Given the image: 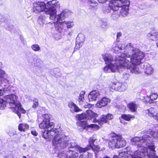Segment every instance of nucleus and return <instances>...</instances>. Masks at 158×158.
<instances>
[{
	"label": "nucleus",
	"mask_w": 158,
	"mask_h": 158,
	"mask_svg": "<svg viewBox=\"0 0 158 158\" xmlns=\"http://www.w3.org/2000/svg\"><path fill=\"white\" fill-rule=\"evenodd\" d=\"M43 120L40 124L39 127L45 129L42 136L47 139L53 138L52 140L53 146L55 149L60 150L66 148L69 144V138L65 135L59 133L57 128H53L54 123L50 122L51 118L47 114L42 116Z\"/></svg>",
	"instance_id": "nucleus-1"
},
{
	"label": "nucleus",
	"mask_w": 158,
	"mask_h": 158,
	"mask_svg": "<svg viewBox=\"0 0 158 158\" xmlns=\"http://www.w3.org/2000/svg\"><path fill=\"white\" fill-rule=\"evenodd\" d=\"M138 58L137 62L134 60L136 57V54L134 56L133 58H130L128 56L126 58H124L125 55L124 54H121V56L117 55L114 61L109 63L104 68V70L106 73L114 72L119 68H126L129 69L132 73H140L138 68L136 66L132 67L131 61L132 63L138 64L139 63L140 60L143 57V55L140 52H139Z\"/></svg>",
	"instance_id": "nucleus-2"
},
{
	"label": "nucleus",
	"mask_w": 158,
	"mask_h": 158,
	"mask_svg": "<svg viewBox=\"0 0 158 158\" xmlns=\"http://www.w3.org/2000/svg\"><path fill=\"white\" fill-rule=\"evenodd\" d=\"M152 138L146 135L142 137H135L131 141L138 146V149L132 155L131 158H158L156 156L155 147L150 145L152 142Z\"/></svg>",
	"instance_id": "nucleus-3"
},
{
	"label": "nucleus",
	"mask_w": 158,
	"mask_h": 158,
	"mask_svg": "<svg viewBox=\"0 0 158 158\" xmlns=\"http://www.w3.org/2000/svg\"><path fill=\"white\" fill-rule=\"evenodd\" d=\"M17 96L14 94L6 96L3 99L0 98V109H3L6 106V103L9 104L10 108L20 118V112L25 113L26 110L22 108L20 103L17 101Z\"/></svg>",
	"instance_id": "nucleus-4"
},
{
	"label": "nucleus",
	"mask_w": 158,
	"mask_h": 158,
	"mask_svg": "<svg viewBox=\"0 0 158 158\" xmlns=\"http://www.w3.org/2000/svg\"><path fill=\"white\" fill-rule=\"evenodd\" d=\"M114 46L113 48V49L115 51H118L119 50H124L125 52H134V53L132 55L131 57L130 56V55L128 54H126L123 53H121L120 54H118V55H119L120 56H121V54L123 53L125 54V56L124 57V58H126L127 56H128L130 58H132L133 57V56L135 54H136V55H137L136 56V57H135L134 59V60L136 62V61L137 62V59H138V54H139V52H140L142 53L143 56V58L140 60V62L138 64H136V63L135 64L132 63L131 61L130 60V61H131L132 67H133V66L138 65L140 64L141 63V60L144 57V54L142 52H140L139 50L133 48V46L131 45V43H129L126 45L125 43L124 42L116 41L114 42Z\"/></svg>",
	"instance_id": "nucleus-5"
},
{
	"label": "nucleus",
	"mask_w": 158,
	"mask_h": 158,
	"mask_svg": "<svg viewBox=\"0 0 158 158\" xmlns=\"http://www.w3.org/2000/svg\"><path fill=\"white\" fill-rule=\"evenodd\" d=\"M53 5L58 7L59 2L56 0H52L45 4L43 2H35L33 4V10L35 13H39L44 11L45 13L50 15V19H53V15L55 13V11L53 6Z\"/></svg>",
	"instance_id": "nucleus-6"
},
{
	"label": "nucleus",
	"mask_w": 158,
	"mask_h": 158,
	"mask_svg": "<svg viewBox=\"0 0 158 158\" xmlns=\"http://www.w3.org/2000/svg\"><path fill=\"white\" fill-rule=\"evenodd\" d=\"M60 3H59V5L58 7H56L53 5V7L55 9V13L52 15L54 18L53 19H50V20L54 21L53 23H54V25L56 29L59 31H60L61 30V28L60 29L59 28V25L62 24V22H60V21H62L66 18L68 17L70 14L69 12L64 10L59 15H56V9L60 7Z\"/></svg>",
	"instance_id": "nucleus-7"
},
{
	"label": "nucleus",
	"mask_w": 158,
	"mask_h": 158,
	"mask_svg": "<svg viewBox=\"0 0 158 158\" xmlns=\"http://www.w3.org/2000/svg\"><path fill=\"white\" fill-rule=\"evenodd\" d=\"M110 137L111 139L108 142V145L110 147L119 148L126 145V141L121 135L113 133L111 134Z\"/></svg>",
	"instance_id": "nucleus-8"
},
{
	"label": "nucleus",
	"mask_w": 158,
	"mask_h": 158,
	"mask_svg": "<svg viewBox=\"0 0 158 158\" xmlns=\"http://www.w3.org/2000/svg\"><path fill=\"white\" fill-rule=\"evenodd\" d=\"M127 5H129V0H111L109 3V7L114 12L115 16H118L117 11L119 7L122 6V4Z\"/></svg>",
	"instance_id": "nucleus-9"
},
{
	"label": "nucleus",
	"mask_w": 158,
	"mask_h": 158,
	"mask_svg": "<svg viewBox=\"0 0 158 158\" xmlns=\"http://www.w3.org/2000/svg\"><path fill=\"white\" fill-rule=\"evenodd\" d=\"M126 84H122L119 82H115L112 83L111 88L116 91H123L127 89Z\"/></svg>",
	"instance_id": "nucleus-10"
},
{
	"label": "nucleus",
	"mask_w": 158,
	"mask_h": 158,
	"mask_svg": "<svg viewBox=\"0 0 158 158\" xmlns=\"http://www.w3.org/2000/svg\"><path fill=\"white\" fill-rule=\"evenodd\" d=\"M84 35L82 33L79 34L76 39V48L78 49L82 46L83 42L85 40Z\"/></svg>",
	"instance_id": "nucleus-11"
},
{
	"label": "nucleus",
	"mask_w": 158,
	"mask_h": 158,
	"mask_svg": "<svg viewBox=\"0 0 158 158\" xmlns=\"http://www.w3.org/2000/svg\"><path fill=\"white\" fill-rule=\"evenodd\" d=\"M100 93L98 90H93L88 95L89 101H95L100 96Z\"/></svg>",
	"instance_id": "nucleus-12"
},
{
	"label": "nucleus",
	"mask_w": 158,
	"mask_h": 158,
	"mask_svg": "<svg viewBox=\"0 0 158 158\" xmlns=\"http://www.w3.org/2000/svg\"><path fill=\"white\" fill-rule=\"evenodd\" d=\"M113 116L110 114H108L107 115H102L100 121H98V123L102 125L103 123H107L108 120H111L113 118Z\"/></svg>",
	"instance_id": "nucleus-13"
},
{
	"label": "nucleus",
	"mask_w": 158,
	"mask_h": 158,
	"mask_svg": "<svg viewBox=\"0 0 158 158\" xmlns=\"http://www.w3.org/2000/svg\"><path fill=\"white\" fill-rule=\"evenodd\" d=\"M87 118L88 119H90L93 123H96L97 121L96 118L98 117V114L93 112L90 110H88L86 111Z\"/></svg>",
	"instance_id": "nucleus-14"
},
{
	"label": "nucleus",
	"mask_w": 158,
	"mask_h": 158,
	"mask_svg": "<svg viewBox=\"0 0 158 158\" xmlns=\"http://www.w3.org/2000/svg\"><path fill=\"white\" fill-rule=\"evenodd\" d=\"M110 102V100L109 98L104 97L97 102L96 106L97 107L101 108L106 106Z\"/></svg>",
	"instance_id": "nucleus-15"
},
{
	"label": "nucleus",
	"mask_w": 158,
	"mask_h": 158,
	"mask_svg": "<svg viewBox=\"0 0 158 158\" xmlns=\"http://www.w3.org/2000/svg\"><path fill=\"white\" fill-rule=\"evenodd\" d=\"M156 112V110L152 107L150 108L146 111V113L148 114L150 116L153 117L155 119L158 121V113L155 114Z\"/></svg>",
	"instance_id": "nucleus-16"
},
{
	"label": "nucleus",
	"mask_w": 158,
	"mask_h": 158,
	"mask_svg": "<svg viewBox=\"0 0 158 158\" xmlns=\"http://www.w3.org/2000/svg\"><path fill=\"white\" fill-rule=\"evenodd\" d=\"M135 118V116L130 114H122L121 117L119 118L120 120V122L123 124H125L127 123L126 122L124 121L123 120H122L121 118L123 119L126 121H129L131 120V119H133Z\"/></svg>",
	"instance_id": "nucleus-17"
},
{
	"label": "nucleus",
	"mask_w": 158,
	"mask_h": 158,
	"mask_svg": "<svg viewBox=\"0 0 158 158\" xmlns=\"http://www.w3.org/2000/svg\"><path fill=\"white\" fill-rule=\"evenodd\" d=\"M147 37L149 40L156 41L158 40V32L151 31L148 34Z\"/></svg>",
	"instance_id": "nucleus-18"
},
{
	"label": "nucleus",
	"mask_w": 158,
	"mask_h": 158,
	"mask_svg": "<svg viewBox=\"0 0 158 158\" xmlns=\"http://www.w3.org/2000/svg\"><path fill=\"white\" fill-rule=\"evenodd\" d=\"M158 97L157 93H152L149 96H147L144 98L147 102L151 103H152V101L156 99Z\"/></svg>",
	"instance_id": "nucleus-19"
},
{
	"label": "nucleus",
	"mask_w": 158,
	"mask_h": 158,
	"mask_svg": "<svg viewBox=\"0 0 158 158\" xmlns=\"http://www.w3.org/2000/svg\"><path fill=\"white\" fill-rule=\"evenodd\" d=\"M69 147L71 148H75L77 151H79L80 153L85 152V148L78 146L75 142L71 143L70 144H69Z\"/></svg>",
	"instance_id": "nucleus-20"
},
{
	"label": "nucleus",
	"mask_w": 158,
	"mask_h": 158,
	"mask_svg": "<svg viewBox=\"0 0 158 158\" xmlns=\"http://www.w3.org/2000/svg\"><path fill=\"white\" fill-rule=\"evenodd\" d=\"M129 5H123V3L122 4V8L120 10V13L122 16L125 17L128 14Z\"/></svg>",
	"instance_id": "nucleus-21"
},
{
	"label": "nucleus",
	"mask_w": 158,
	"mask_h": 158,
	"mask_svg": "<svg viewBox=\"0 0 158 158\" xmlns=\"http://www.w3.org/2000/svg\"><path fill=\"white\" fill-rule=\"evenodd\" d=\"M127 107L132 112H135L138 108V105L135 102H131L127 104Z\"/></svg>",
	"instance_id": "nucleus-22"
},
{
	"label": "nucleus",
	"mask_w": 158,
	"mask_h": 158,
	"mask_svg": "<svg viewBox=\"0 0 158 158\" xmlns=\"http://www.w3.org/2000/svg\"><path fill=\"white\" fill-rule=\"evenodd\" d=\"M102 56L106 64L114 61L112 56L110 54L103 55Z\"/></svg>",
	"instance_id": "nucleus-23"
},
{
	"label": "nucleus",
	"mask_w": 158,
	"mask_h": 158,
	"mask_svg": "<svg viewBox=\"0 0 158 158\" xmlns=\"http://www.w3.org/2000/svg\"><path fill=\"white\" fill-rule=\"evenodd\" d=\"M29 128L28 125L24 123H20L18 126V129L21 131H26Z\"/></svg>",
	"instance_id": "nucleus-24"
},
{
	"label": "nucleus",
	"mask_w": 158,
	"mask_h": 158,
	"mask_svg": "<svg viewBox=\"0 0 158 158\" xmlns=\"http://www.w3.org/2000/svg\"><path fill=\"white\" fill-rule=\"evenodd\" d=\"M96 140V138H94V137H91L89 138V144L87 146V147L85 148V151L90 149L92 147H93L94 144V143L95 140Z\"/></svg>",
	"instance_id": "nucleus-25"
},
{
	"label": "nucleus",
	"mask_w": 158,
	"mask_h": 158,
	"mask_svg": "<svg viewBox=\"0 0 158 158\" xmlns=\"http://www.w3.org/2000/svg\"><path fill=\"white\" fill-rule=\"evenodd\" d=\"M102 10L103 13L105 14L110 13L111 16L113 17L115 16L114 12H113L110 8L109 9L108 6H103Z\"/></svg>",
	"instance_id": "nucleus-26"
},
{
	"label": "nucleus",
	"mask_w": 158,
	"mask_h": 158,
	"mask_svg": "<svg viewBox=\"0 0 158 158\" xmlns=\"http://www.w3.org/2000/svg\"><path fill=\"white\" fill-rule=\"evenodd\" d=\"M67 158H77L78 156V153L73 151H69L67 153Z\"/></svg>",
	"instance_id": "nucleus-27"
},
{
	"label": "nucleus",
	"mask_w": 158,
	"mask_h": 158,
	"mask_svg": "<svg viewBox=\"0 0 158 158\" xmlns=\"http://www.w3.org/2000/svg\"><path fill=\"white\" fill-rule=\"evenodd\" d=\"M149 133L153 137L155 138H158V127H156L155 129H150L148 131Z\"/></svg>",
	"instance_id": "nucleus-28"
},
{
	"label": "nucleus",
	"mask_w": 158,
	"mask_h": 158,
	"mask_svg": "<svg viewBox=\"0 0 158 158\" xmlns=\"http://www.w3.org/2000/svg\"><path fill=\"white\" fill-rule=\"evenodd\" d=\"M85 92L82 91L81 92L78 98V102L80 105H82L84 100V95Z\"/></svg>",
	"instance_id": "nucleus-29"
},
{
	"label": "nucleus",
	"mask_w": 158,
	"mask_h": 158,
	"mask_svg": "<svg viewBox=\"0 0 158 158\" xmlns=\"http://www.w3.org/2000/svg\"><path fill=\"white\" fill-rule=\"evenodd\" d=\"M69 106L70 108L73 109L74 111L75 112H78L80 111V109L78 106L73 102H71L69 103Z\"/></svg>",
	"instance_id": "nucleus-30"
},
{
	"label": "nucleus",
	"mask_w": 158,
	"mask_h": 158,
	"mask_svg": "<svg viewBox=\"0 0 158 158\" xmlns=\"http://www.w3.org/2000/svg\"><path fill=\"white\" fill-rule=\"evenodd\" d=\"M147 67L145 69V72L147 74H150L153 73V69L150 65L148 64L146 65Z\"/></svg>",
	"instance_id": "nucleus-31"
},
{
	"label": "nucleus",
	"mask_w": 158,
	"mask_h": 158,
	"mask_svg": "<svg viewBox=\"0 0 158 158\" xmlns=\"http://www.w3.org/2000/svg\"><path fill=\"white\" fill-rule=\"evenodd\" d=\"M65 24L68 28H70L72 27L74 25V23L73 21H65L62 22V24L64 25Z\"/></svg>",
	"instance_id": "nucleus-32"
},
{
	"label": "nucleus",
	"mask_w": 158,
	"mask_h": 158,
	"mask_svg": "<svg viewBox=\"0 0 158 158\" xmlns=\"http://www.w3.org/2000/svg\"><path fill=\"white\" fill-rule=\"evenodd\" d=\"M5 76L6 73L5 72L0 69V77L1 79V81L4 80L5 82H7L8 81L6 79V78L4 77Z\"/></svg>",
	"instance_id": "nucleus-33"
},
{
	"label": "nucleus",
	"mask_w": 158,
	"mask_h": 158,
	"mask_svg": "<svg viewBox=\"0 0 158 158\" xmlns=\"http://www.w3.org/2000/svg\"><path fill=\"white\" fill-rule=\"evenodd\" d=\"M77 117L78 118L79 120H80L87 118L86 113L78 114L77 116Z\"/></svg>",
	"instance_id": "nucleus-34"
},
{
	"label": "nucleus",
	"mask_w": 158,
	"mask_h": 158,
	"mask_svg": "<svg viewBox=\"0 0 158 158\" xmlns=\"http://www.w3.org/2000/svg\"><path fill=\"white\" fill-rule=\"evenodd\" d=\"M31 48L35 51H39L40 50V46L37 44L33 45L31 46Z\"/></svg>",
	"instance_id": "nucleus-35"
},
{
	"label": "nucleus",
	"mask_w": 158,
	"mask_h": 158,
	"mask_svg": "<svg viewBox=\"0 0 158 158\" xmlns=\"http://www.w3.org/2000/svg\"><path fill=\"white\" fill-rule=\"evenodd\" d=\"M87 127H89L94 128L96 129H98L100 128L98 125L94 124L88 125Z\"/></svg>",
	"instance_id": "nucleus-36"
},
{
	"label": "nucleus",
	"mask_w": 158,
	"mask_h": 158,
	"mask_svg": "<svg viewBox=\"0 0 158 158\" xmlns=\"http://www.w3.org/2000/svg\"><path fill=\"white\" fill-rule=\"evenodd\" d=\"M91 148H92V150L95 152H98L100 150H101L100 149V148L99 147L98 145H94L93 147H92Z\"/></svg>",
	"instance_id": "nucleus-37"
},
{
	"label": "nucleus",
	"mask_w": 158,
	"mask_h": 158,
	"mask_svg": "<svg viewBox=\"0 0 158 158\" xmlns=\"http://www.w3.org/2000/svg\"><path fill=\"white\" fill-rule=\"evenodd\" d=\"M39 105V103L38 102V99H35L34 100V103L32 106L34 108H36Z\"/></svg>",
	"instance_id": "nucleus-38"
},
{
	"label": "nucleus",
	"mask_w": 158,
	"mask_h": 158,
	"mask_svg": "<svg viewBox=\"0 0 158 158\" xmlns=\"http://www.w3.org/2000/svg\"><path fill=\"white\" fill-rule=\"evenodd\" d=\"M89 3L91 4V5H95L97 6L98 5V3L94 0H89Z\"/></svg>",
	"instance_id": "nucleus-39"
},
{
	"label": "nucleus",
	"mask_w": 158,
	"mask_h": 158,
	"mask_svg": "<svg viewBox=\"0 0 158 158\" xmlns=\"http://www.w3.org/2000/svg\"><path fill=\"white\" fill-rule=\"evenodd\" d=\"M38 21L40 25H43L44 23V20L43 19V17H40L38 19Z\"/></svg>",
	"instance_id": "nucleus-40"
},
{
	"label": "nucleus",
	"mask_w": 158,
	"mask_h": 158,
	"mask_svg": "<svg viewBox=\"0 0 158 158\" xmlns=\"http://www.w3.org/2000/svg\"><path fill=\"white\" fill-rule=\"evenodd\" d=\"M6 89L5 88L4 89H0V96H2L3 95L5 91H6Z\"/></svg>",
	"instance_id": "nucleus-41"
},
{
	"label": "nucleus",
	"mask_w": 158,
	"mask_h": 158,
	"mask_svg": "<svg viewBox=\"0 0 158 158\" xmlns=\"http://www.w3.org/2000/svg\"><path fill=\"white\" fill-rule=\"evenodd\" d=\"M124 78L126 79L129 77V75L128 74L126 73H124L123 74Z\"/></svg>",
	"instance_id": "nucleus-42"
},
{
	"label": "nucleus",
	"mask_w": 158,
	"mask_h": 158,
	"mask_svg": "<svg viewBox=\"0 0 158 158\" xmlns=\"http://www.w3.org/2000/svg\"><path fill=\"white\" fill-rule=\"evenodd\" d=\"M99 23H103V25H102V27H104L105 26H106V25H107V24L106 23V22H103L102 21H100L99 22Z\"/></svg>",
	"instance_id": "nucleus-43"
},
{
	"label": "nucleus",
	"mask_w": 158,
	"mask_h": 158,
	"mask_svg": "<svg viewBox=\"0 0 158 158\" xmlns=\"http://www.w3.org/2000/svg\"><path fill=\"white\" fill-rule=\"evenodd\" d=\"M31 133L34 136H37L38 133L37 132L35 131H31Z\"/></svg>",
	"instance_id": "nucleus-44"
},
{
	"label": "nucleus",
	"mask_w": 158,
	"mask_h": 158,
	"mask_svg": "<svg viewBox=\"0 0 158 158\" xmlns=\"http://www.w3.org/2000/svg\"><path fill=\"white\" fill-rule=\"evenodd\" d=\"M107 0H98L100 3H104L106 2Z\"/></svg>",
	"instance_id": "nucleus-45"
},
{
	"label": "nucleus",
	"mask_w": 158,
	"mask_h": 158,
	"mask_svg": "<svg viewBox=\"0 0 158 158\" xmlns=\"http://www.w3.org/2000/svg\"><path fill=\"white\" fill-rule=\"evenodd\" d=\"M121 35L122 33L121 32H118L117 35V38H119Z\"/></svg>",
	"instance_id": "nucleus-46"
},
{
	"label": "nucleus",
	"mask_w": 158,
	"mask_h": 158,
	"mask_svg": "<svg viewBox=\"0 0 158 158\" xmlns=\"http://www.w3.org/2000/svg\"><path fill=\"white\" fill-rule=\"evenodd\" d=\"M124 152H120L119 154V156H120L125 157V155H123V154H124Z\"/></svg>",
	"instance_id": "nucleus-47"
},
{
	"label": "nucleus",
	"mask_w": 158,
	"mask_h": 158,
	"mask_svg": "<svg viewBox=\"0 0 158 158\" xmlns=\"http://www.w3.org/2000/svg\"><path fill=\"white\" fill-rule=\"evenodd\" d=\"M85 156H86L85 155H81L80 156L79 158H86L85 157Z\"/></svg>",
	"instance_id": "nucleus-48"
},
{
	"label": "nucleus",
	"mask_w": 158,
	"mask_h": 158,
	"mask_svg": "<svg viewBox=\"0 0 158 158\" xmlns=\"http://www.w3.org/2000/svg\"><path fill=\"white\" fill-rule=\"evenodd\" d=\"M113 158H119L118 156H114L113 157Z\"/></svg>",
	"instance_id": "nucleus-49"
},
{
	"label": "nucleus",
	"mask_w": 158,
	"mask_h": 158,
	"mask_svg": "<svg viewBox=\"0 0 158 158\" xmlns=\"http://www.w3.org/2000/svg\"><path fill=\"white\" fill-rule=\"evenodd\" d=\"M40 59H37L36 60V61L37 62H40Z\"/></svg>",
	"instance_id": "nucleus-50"
},
{
	"label": "nucleus",
	"mask_w": 158,
	"mask_h": 158,
	"mask_svg": "<svg viewBox=\"0 0 158 158\" xmlns=\"http://www.w3.org/2000/svg\"><path fill=\"white\" fill-rule=\"evenodd\" d=\"M31 59H34V58L33 57H32V58H31L30 59H29V60H31ZM30 60H29L30 61Z\"/></svg>",
	"instance_id": "nucleus-51"
},
{
	"label": "nucleus",
	"mask_w": 158,
	"mask_h": 158,
	"mask_svg": "<svg viewBox=\"0 0 158 158\" xmlns=\"http://www.w3.org/2000/svg\"><path fill=\"white\" fill-rule=\"evenodd\" d=\"M23 158H26V156H23Z\"/></svg>",
	"instance_id": "nucleus-52"
},
{
	"label": "nucleus",
	"mask_w": 158,
	"mask_h": 158,
	"mask_svg": "<svg viewBox=\"0 0 158 158\" xmlns=\"http://www.w3.org/2000/svg\"><path fill=\"white\" fill-rule=\"evenodd\" d=\"M156 45H157V47H158V42L157 43Z\"/></svg>",
	"instance_id": "nucleus-53"
},
{
	"label": "nucleus",
	"mask_w": 158,
	"mask_h": 158,
	"mask_svg": "<svg viewBox=\"0 0 158 158\" xmlns=\"http://www.w3.org/2000/svg\"><path fill=\"white\" fill-rule=\"evenodd\" d=\"M34 63L35 64L36 63L34 62Z\"/></svg>",
	"instance_id": "nucleus-54"
}]
</instances>
